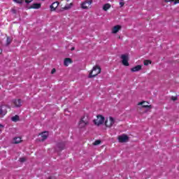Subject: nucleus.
<instances>
[{
    "label": "nucleus",
    "mask_w": 179,
    "mask_h": 179,
    "mask_svg": "<svg viewBox=\"0 0 179 179\" xmlns=\"http://www.w3.org/2000/svg\"><path fill=\"white\" fill-rule=\"evenodd\" d=\"M101 72V69L99 66H95L93 67L92 70L90 71L88 78H92L97 76L99 73Z\"/></svg>",
    "instance_id": "nucleus-1"
},
{
    "label": "nucleus",
    "mask_w": 179,
    "mask_h": 179,
    "mask_svg": "<svg viewBox=\"0 0 179 179\" xmlns=\"http://www.w3.org/2000/svg\"><path fill=\"white\" fill-rule=\"evenodd\" d=\"M89 124V119L86 116H83L79 122H78V128L80 129H82L83 128H85L86 126Z\"/></svg>",
    "instance_id": "nucleus-2"
},
{
    "label": "nucleus",
    "mask_w": 179,
    "mask_h": 179,
    "mask_svg": "<svg viewBox=\"0 0 179 179\" xmlns=\"http://www.w3.org/2000/svg\"><path fill=\"white\" fill-rule=\"evenodd\" d=\"M9 106L8 105H1L0 106V118H2L6 115L8 113V110H9Z\"/></svg>",
    "instance_id": "nucleus-3"
},
{
    "label": "nucleus",
    "mask_w": 179,
    "mask_h": 179,
    "mask_svg": "<svg viewBox=\"0 0 179 179\" xmlns=\"http://www.w3.org/2000/svg\"><path fill=\"white\" fill-rule=\"evenodd\" d=\"M117 139L120 143H125L129 141V137L127 134H122L117 137Z\"/></svg>",
    "instance_id": "nucleus-4"
},
{
    "label": "nucleus",
    "mask_w": 179,
    "mask_h": 179,
    "mask_svg": "<svg viewBox=\"0 0 179 179\" xmlns=\"http://www.w3.org/2000/svg\"><path fill=\"white\" fill-rule=\"evenodd\" d=\"M104 117H103V115H99L97 116V119L94 120V123L95 124V125H101V124H104Z\"/></svg>",
    "instance_id": "nucleus-5"
},
{
    "label": "nucleus",
    "mask_w": 179,
    "mask_h": 179,
    "mask_svg": "<svg viewBox=\"0 0 179 179\" xmlns=\"http://www.w3.org/2000/svg\"><path fill=\"white\" fill-rule=\"evenodd\" d=\"M122 64L124 66H129V63L128 62V55H121Z\"/></svg>",
    "instance_id": "nucleus-6"
},
{
    "label": "nucleus",
    "mask_w": 179,
    "mask_h": 179,
    "mask_svg": "<svg viewBox=\"0 0 179 179\" xmlns=\"http://www.w3.org/2000/svg\"><path fill=\"white\" fill-rule=\"evenodd\" d=\"M115 122V120H114V118L110 117H109V120H106L105 121V125H106V127H107L108 128H111V127H112L113 125H114Z\"/></svg>",
    "instance_id": "nucleus-7"
},
{
    "label": "nucleus",
    "mask_w": 179,
    "mask_h": 179,
    "mask_svg": "<svg viewBox=\"0 0 179 179\" xmlns=\"http://www.w3.org/2000/svg\"><path fill=\"white\" fill-rule=\"evenodd\" d=\"M92 0H87L81 3L82 9H89V6L92 5Z\"/></svg>",
    "instance_id": "nucleus-8"
},
{
    "label": "nucleus",
    "mask_w": 179,
    "mask_h": 179,
    "mask_svg": "<svg viewBox=\"0 0 179 179\" xmlns=\"http://www.w3.org/2000/svg\"><path fill=\"white\" fill-rule=\"evenodd\" d=\"M13 104L17 108H19L20 107H22V99H13L12 101Z\"/></svg>",
    "instance_id": "nucleus-9"
},
{
    "label": "nucleus",
    "mask_w": 179,
    "mask_h": 179,
    "mask_svg": "<svg viewBox=\"0 0 179 179\" xmlns=\"http://www.w3.org/2000/svg\"><path fill=\"white\" fill-rule=\"evenodd\" d=\"M138 106H142L143 108H152V105H149V102L145 101L139 102Z\"/></svg>",
    "instance_id": "nucleus-10"
},
{
    "label": "nucleus",
    "mask_w": 179,
    "mask_h": 179,
    "mask_svg": "<svg viewBox=\"0 0 179 179\" xmlns=\"http://www.w3.org/2000/svg\"><path fill=\"white\" fill-rule=\"evenodd\" d=\"M65 145H66L65 142L57 143V148H58V150H59V152H62V150H64V149H65Z\"/></svg>",
    "instance_id": "nucleus-11"
},
{
    "label": "nucleus",
    "mask_w": 179,
    "mask_h": 179,
    "mask_svg": "<svg viewBox=\"0 0 179 179\" xmlns=\"http://www.w3.org/2000/svg\"><path fill=\"white\" fill-rule=\"evenodd\" d=\"M59 5V2H58V1H55V2L52 3L50 5V11L54 12V10H55V9H57L58 8Z\"/></svg>",
    "instance_id": "nucleus-12"
},
{
    "label": "nucleus",
    "mask_w": 179,
    "mask_h": 179,
    "mask_svg": "<svg viewBox=\"0 0 179 179\" xmlns=\"http://www.w3.org/2000/svg\"><path fill=\"white\" fill-rule=\"evenodd\" d=\"M40 8H41V3H34L29 6V9H40Z\"/></svg>",
    "instance_id": "nucleus-13"
},
{
    "label": "nucleus",
    "mask_w": 179,
    "mask_h": 179,
    "mask_svg": "<svg viewBox=\"0 0 179 179\" xmlns=\"http://www.w3.org/2000/svg\"><path fill=\"white\" fill-rule=\"evenodd\" d=\"M121 30V25H116L112 29V33L113 34H116V33H118Z\"/></svg>",
    "instance_id": "nucleus-14"
},
{
    "label": "nucleus",
    "mask_w": 179,
    "mask_h": 179,
    "mask_svg": "<svg viewBox=\"0 0 179 179\" xmlns=\"http://www.w3.org/2000/svg\"><path fill=\"white\" fill-rule=\"evenodd\" d=\"M41 136L42 138L41 142H44L47 138H48V131H44L41 134Z\"/></svg>",
    "instance_id": "nucleus-15"
},
{
    "label": "nucleus",
    "mask_w": 179,
    "mask_h": 179,
    "mask_svg": "<svg viewBox=\"0 0 179 179\" xmlns=\"http://www.w3.org/2000/svg\"><path fill=\"white\" fill-rule=\"evenodd\" d=\"M142 69L141 65H137L133 68L131 69V72H138V71H141Z\"/></svg>",
    "instance_id": "nucleus-16"
},
{
    "label": "nucleus",
    "mask_w": 179,
    "mask_h": 179,
    "mask_svg": "<svg viewBox=\"0 0 179 179\" xmlns=\"http://www.w3.org/2000/svg\"><path fill=\"white\" fill-rule=\"evenodd\" d=\"M64 66H69V64H72V59L71 58H66L64 59Z\"/></svg>",
    "instance_id": "nucleus-17"
},
{
    "label": "nucleus",
    "mask_w": 179,
    "mask_h": 179,
    "mask_svg": "<svg viewBox=\"0 0 179 179\" xmlns=\"http://www.w3.org/2000/svg\"><path fill=\"white\" fill-rule=\"evenodd\" d=\"M13 143H15V144L20 143L22 142V138L15 137L13 138Z\"/></svg>",
    "instance_id": "nucleus-18"
},
{
    "label": "nucleus",
    "mask_w": 179,
    "mask_h": 179,
    "mask_svg": "<svg viewBox=\"0 0 179 179\" xmlns=\"http://www.w3.org/2000/svg\"><path fill=\"white\" fill-rule=\"evenodd\" d=\"M110 8H111V5L110 3H106L103 6V9L105 10V12H107Z\"/></svg>",
    "instance_id": "nucleus-19"
},
{
    "label": "nucleus",
    "mask_w": 179,
    "mask_h": 179,
    "mask_svg": "<svg viewBox=\"0 0 179 179\" xmlns=\"http://www.w3.org/2000/svg\"><path fill=\"white\" fill-rule=\"evenodd\" d=\"M11 120H12V121L13 122H17V121H19V120H20V118H19V115H15L14 117H13L12 118H11Z\"/></svg>",
    "instance_id": "nucleus-20"
},
{
    "label": "nucleus",
    "mask_w": 179,
    "mask_h": 179,
    "mask_svg": "<svg viewBox=\"0 0 179 179\" xmlns=\"http://www.w3.org/2000/svg\"><path fill=\"white\" fill-rule=\"evenodd\" d=\"M100 143H101V140H96L93 143L92 145L94 146H97L99 145H100Z\"/></svg>",
    "instance_id": "nucleus-21"
},
{
    "label": "nucleus",
    "mask_w": 179,
    "mask_h": 179,
    "mask_svg": "<svg viewBox=\"0 0 179 179\" xmlns=\"http://www.w3.org/2000/svg\"><path fill=\"white\" fill-rule=\"evenodd\" d=\"M143 64L145 66H148V65L152 64V61L149 59L144 60Z\"/></svg>",
    "instance_id": "nucleus-22"
},
{
    "label": "nucleus",
    "mask_w": 179,
    "mask_h": 179,
    "mask_svg": "<svg viewBox=\"0 0 179 179\" xmlns=\"http://www.w3.org/2000/svg\"><path fill=\"white\" fill-rule=\"evenodd\" d=\"M13 2H15V3H20V5H22V3H23V0H13Z\"/></svg>",
    "instance_id": "nucleus-23"
},
{
    "label": "nucleus",
    "mask_w": 179,
    "mask_h": 179,
    "mask_svg": "<svg viewBox=\"0 0 179 179\" xmlns=\"http://www.w3.org/2000/svg\"><path fill=\"white\" fill-rule=\"evenodd\" d=\"M20 162L21 163H24V162H26V158L25 157H21L20 158Z\"/></svg>",
    "instance_id": "nucleus-24"
},
{
    "label": "nucleus",
    "mask_w": 179,
    "mask_h": 179,
    "mask_svg": "<svg viewBox=\"0 0 179 179\" xmlns=\"http://www.w3.org/2000/svg\"><path fill=\"white\" fill-rule=\"evenodd\" d=\"M62 9H64V10H68V9H71V6H64Z\"/></svg>",
    "instance_id": "nucleus-25"
},
{
    "label": "nucleus",
    "mask_w": 179,
    "mask_h": 179,
    "mask_svg": "<svg viewBox=\"0 0 179 179\" xmlns=\"http://www.w3.org/2000/svg\"><path fill=\"white\" fill-rule=\"evenodd\" d=\"M119 3H120V8H122V6H124V5H125V2H124V1H121Z\"/></svg>",
    "instance_id": "nucleus-26"
},
{
    "label": "nucleus",
    "mask_w": 179,
    "mask_h": 179,
    "mask_svg": "<svg viewBox=\"0 0 179 179\" xmlns=\"http://www.w3.org/2000/svg\"><path fill=\"white\" fill-rule=\"evenodd\" d=\"M172 2H173V5H177V3H179V0H174Z\"/></svg>",
    "instance_id": "nucleus-27"
},
{
    "label": "nucleus",
    "mask_w": 179,
    "mask_h": 179,
    "mask_svg": "<svg viewBox=\"0 0 179 179\" xmlns=\"http://www.w3.org/2000/svg\"><path fill=\"white\" fill-rule=\"evenodd\" d=\"M7 44H10V38L7 37Z\"/></svg>",
    "instance_id": "nucleus-28"
},
{
    "label": "nucleus",
    "mask_w": 179,
    "mask_h": 179,
    "mask_svg": "<svg viewBox=\"0 0 179 179\" xmlns=\"http://www.w3.org/2000/svg\"><path fill=\"white\" fill-rule=\"evenodd\" d=\"M33 0H25L26 3H30V2H32Z\"/></svg>",
    "instance_id": "nucleus-29"
},
{
    "label": "nucleus",
    "mask_w": 179,
    "mask_h": 179,
    "mask_svg": "<svg viewBox=\"0 0 179 179\" xmlns=\"http://www.w3.org/2000/svg\"><path fill=\"white\" fill-rule=\"evenodd\" d=\"M11 11L13 12V13H14V15H16V10H15V8H12Z\"/></svg>",
    "instance_id": "nucleus-30"
},
{
    "label": "nucleus",
    "mask_w": 179,
    "mask_h": 179,
    "mask_svg": "<svg viewBox=\"0 0 179 179\" xmlns=\"http://www.w3.org/2000/svg\"><path fill=\"white\" fill-rule=\"evenodd\" d=\"M165 2L168 3V2H174V0H165Z\"/></svg>",
    "instance_id": "nucleus-31"
},
{
    "label": "nucleus",
    "mask_w": 179,
    "mask_h": 179,
    "mask_svg": "<svg viewBox=\"0 0 179 179\" xmlns=\"http://www.w3.org/2000/svg\"><path fill=\"white\" fill-rule=\"evenodd\" d=\"M55 72H56L55 69H52V71H51V73H52V74H54V73H55Z\"/></svg>",
    "instance_id": "nucleus-32"
},
{
    "label": "nucleus",
    "mask_w": 179,
    "mask_h": 179,
    "mask_svg": "<svg viewBox=\"0 0 179 179\" xmlns=\"http://www.w3.org/2000/svg\"><path fill=\"white\" fill-rule=\"evenodd\" d=\"M172 100H173V101H176L177 100V97L173 96V97H172Z\"/></svg>",
    "instance_id": "nucleus-33"
},
{
    "label": "nucleus",
    "mask_w": 179,
    "mask_h": 179,
    "mask_svg": "<svg viewBox=\"0 0 179 179\" xmlns=\"http://www.w3.org/2000/svg\"><path fill=\"white\" fill-rule=\"evenodd\" d=\"M2 54V49L0 48V55Z\"/></svg>",
    "instance_id": "nucleus-34"
},
{
    "label": "nucleus",
    "mask_w": 179,
    "mask_h": 179,
    "mask_svg": "<svg viewBox=\"0 0 179 179\" xmlns=\"http://www.w3.org/2000/svg\"><path fill=\"white\" fill-rule=\"evenodd\" d=\"M73 50H75V48H71V51H73Z\"/></svg>",
    "instance_id": "nucleus-35"
},
{
    "label": "nucleus",
    "mask_w": 179,
    "mask_h": 179,
    "mask_svg": "<svg viewBox=\"0 0 179 179\" xmlns=\"http://www.w3.org/2000/svg\"><path fill=\"white\" fill-rule=\"evenodd\" d=\"M1 127H3L2 124H0V128H1Z\"/></svg>",
    "instance_id": "nucleus-36"
},
{
    "label": "nucleus",
    "mask_w": 179,
    "mask_h": 179,
    "mask_svg": "<svg viewBox=\"0 0 179 179\" xmlns=\"http://www.w3.org/2000/svg\"><path fill=\"white\" fill-rule=\"evenodd\" d=\"M48 179H51V176H50V177L48 178Z\"/></svg>",
    "instance_id": "nucleus-37"
},
{
    "label": "nucleus",
    "mask_w": 179,
    "mask_h": 179,
    "mask_svg": "<svg viewBox=\"0 0 179 179\" xmlns=\"http://www.w3.org/2000/svg\"><path fill=\"white\" fill-rule=\"evenodd\" d=\"M71 6H72V3H70Z\"/></svg>",
    "instance_id": "nucleus-38"
},
{
    "label": "nucleus",
    "mask_w": 179,
    "mask_h": 179,
    "mask_svg": "<svg viewBox=\"0 0 179 179\" xmlns=\"http://www.w3.org/2000/svg\"><path fill=\"white\" fill-rule=\"evenodd\" d=\"M121 1H124V0H120Z\"/></svg>",
    "instance_id": "nucleus-39"
},
{
    "label": "nucleus",
    "mask_w": 179,
    "mask_h": 179,
    "mask_svg": "<svg viewBox=\"0 0 179 179\" xmlns=\"http://www.w3.org/2000/svg\"><path fill=\"white\" fill-rule=\"evenodd\" d=\"M119 38H121V36H119Z\"/></svg>",
    "instance_id": "nucleus-40"
},
{
    "label": "nucleus",
    "mask_w": 179,
    "mask_h": 179,
    "mask_svg": "<svg viewBox=\"0 0 179 179\" xmlns=\"http://www.w3.org/2000/svg\"><path fill=\"white\" fill-rule=\"evenodd\" d=\"M66 1H69V0H66Z\"/></svg>",
    "instance_id": "nucleus-41"
}]
</instances>
